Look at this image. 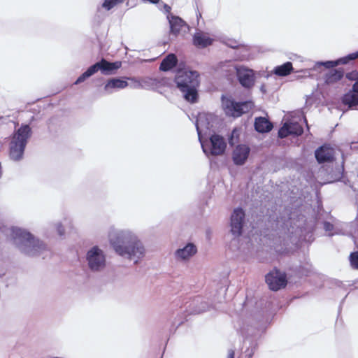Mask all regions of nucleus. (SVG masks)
<instances>
[{"label": "nucleus", "instance_id": "25", "mask_svg": "<svg viewBox=\"0 0 358 358\" xmlns=\"http://www.w3.org/2000/svg\"><path fill=\"white\" fill-rule=\"evenodd\" d=\"M287 125L291 135L301 136L303 133L302 126L296 122L287 123Z\"/></svg>", "mask_w": 358, "mask_h": 358}, {"label": "nucleus", "instance_id": "7", "mask_svg": "<svg viewBox=\"0 0 358 358\" xmlns=\"http://www.w3.org/2000/svg\"><path fill=\"white\" fill-rule=\"evenodd\" d=\"M199 74L195 71H186L180 73L176 77V83L178 88L189 87L194 85H200Z\"/></svg>", "mask_w": 358, "mask_h": 358}, {"label": "nucleus", "instance_id": "9", "mask_svg": "<svg viewBox=\"0 0 358 358\" xmlns=\"http://www.w3.org/2000/svg\"><path fill=\"white\" fill-rule=\"evenodd\" d=\"M90 268L93 271H98L105 265V257L102 251L95 246L92 248L87 255Z\"/></svg>", "mask_w": 358, "mask_h": 358}, {"label": "nucleus", "instance_id": "21", "mask_svg": "<svg viewBox=\"0 0 358 358\" xmlns=\"http://www.w3.org/2000/svg\"><path fill=\"white\" fill-rule=\"evenodd\" d=\"M178 64V59L175 54H169L162 61L159 70L162 71H168L174 68Z\"/></svg>", "mask_w": 358, "mask_h": 358}, {"label": "nucleus", "instance_id": "17", "mask_svg": "<svg viewBox=\"0 0 358 358\" xmlns=\"http://www.w3.org/2000/svg\"><path fill=\"white\" fill-rule=\"evenodd\" d=\"M127 79L128 78H110L107 80L104 86V90L108 93H111L114 89H124L128 86Z\"/></svg>", "mask_w": 358, "mask_h": 358}, {"label": "nucleus", "instance_id": "12", "mask_svg": "<svg viewBox=\"0 0 358 358\" xmlns=\"http://www.w3.org/2000/svg\"><path fill=\"white\" fill-rule=\"evenodd\" d=\"M334 150L329 145L324 144L315 150V155L320 163L330 162L334 159Z\"/></svg>", "mask_w": 358, "mask_h": 358}, {"label": "nucleus", "instance_id": "3", "mask_svg": "<svg viewBox=\"0 0 358 358\" xmlns=\"http://www.w3.org/2000/svg\"><path fill=\"white\" fill-rule=\"evenodd\" d=\"M115 251L120 256H127L129 259L133 258H141L144 255L145 249L142 243L136 239L124 241L117 238V241H111Z\"/></svg>", "mask_w": 358, "mask_h": 358}, {"label": "nucleus", "instance_id": "33", "mask_svg": "<svg viewBox=\"0 0 358 358\" xmlns=\"http://www.w3.org/2000/svg\"><path fill=\"white\" fill-rule=\"evenodd\" d=\"M227 358H234V352L231 350L228 352Z\"/></svg>", "mask_w": 358, "mask_h": 358}, {"label": "nucleus", "instance_id": "20", "mask_svg": "<svg viewBox=\"0 0 358 358\" xmlns=\"http://www.w3.org/2000/svg\"><path fill=\"white\" fill-rule=\"evenodd\" d=\"M273 124L264 117H256L255 128L259 133L269 132L273 129Z\"/></svg>", "mask_w": 358, "mask_h": 358}, {"label": "nucleus", "instance_id": "19", "mask_svg": "<svg viewBox=\"0 0 358 358\" xmlns=\"http://www.w3.org/2000/svg\"><path fill=\"white\" fill-rule=\"evenodd\" d=\"M196 252V247L193 243H188L183 248L177 250L176 252V256L178 259L186 260L194 256Z\"/></svg>", "mask_w": 358, "mask_h": 358}, {"label": "nucleus", "instance_id": "6", "mask_svg": "<svg viewBox=\"0 0 358 358\" xmlns=\"http://www.w3.org/2000/svg\"><path fill=\"white\" fill-rule=\"evenodd\" d=\"M16 237L25 242L26 245L29 248L26 250V253L29 255H35L36 252L44 250V244L39 240H36L29 232L22 229H17L15 232Z\"/></svg>", "mask_w": 358, "mask_h": 358}, {"label": "nucleus", "instance_id": "15", "mask_svg": "<svg viewBox=\"0 0 358 358\" xmlns=\"http://www.w3.org/2000/svg\"><path fill=\"white\" fill-rule=\"evenodd\" d=\"M358 58V51L349 54L348 55L341 57L335 61H327L321 62V65L327 69H334V68L340 64H346L351 60H355Z\"/></svg>", "mask_w": 358, "mask_h": 358}, {"label": "nucleus", "instance_id": "35", "mask_svg": "<svg viewBox=\"0 0 358 358\" xmlns=\"http://www.w3.org/2000/svg\"><path fill=\"white\" fill-rule=\"evenodd\" d=\"M221 100H222V101H224V94H222V96H221Z\"/></svg>", "mask_w": 358, "mask_h": 358}, {"label": "nucleus", "instance_id": "34", "mask_svg": "<svg viewBox=\"0 0 358 358\" xmlns=\"http://www.w3.org/2000/svg\"><path fill=\"white\" fill-rule=\"evenodd\" d=\"M152 3H157L159 2V0H149Z\"/></svg>", "mask_w": 358, "mask_h": 358}, {"label": "nucleus", "instance_id": "14", "mask_svg": "<svg viewBox=\"0 0 358 358\" xmlns=\"http://www.w3.org/2000/svg\"><path fill=\"white\" fill-rule=\"evenodd\" d=\"M345 76L343 68H338L329 70L324 74V83L327 85H333L340 82Z\"/></svg>", "mask_w": 358, "mask_h": 358}, {"label": "nucleus", "instance_id": "36", "mask_svg": "<svg viewBox=\"0 0 358 358\" xmlns=\"http://www.w3.org/2000/svg\"><path fill=\"white\" fill-rule=\"evenodd\" d=\"M248 358H250V357H248Z\"/></svg>", "mask_w": 358, "mask_h": 358}, {"label": "nucleus", "instance_id": "4", "mask_svg": "<svg viewBox=\"0 0 358 358\" xmlns=\"http://www.w3.org/2000/svg\"><path fill=\"white\" fill-rule=\"evenodd\" d=\"M122 66V62L116 61L110 62L105 59H101L99 62L90 66L83 73H82L76 80V84L83 83L87 78L94 75L100 71L104 75L114 73L117 69Z\"/></svg>", "mask_w": 358, "mask_h": 358}, {"label": "nucleus", "instance_id": "2", "mask_svg": "<svg viewBox=\"0 0 358 358\" xmlns=\"http://www.w3.org/2000/svg\"><path fill=\"white\" fill-rule=\"evenodd\" d=\"M31 128L22 124L13 134L9 144V156L14 161L22 159L29 138L31 136Z\"/></svg>", "mask_w": 358, "mask_h": 358}, {"label": "nucleus", "instance_id": "1", "mask_svg": "<svg viewBox=\"0 0 358 358\" xmlns=\"http://www.w3.org/2000/svg\"><path fill=\"white\" fill-rule=\"evenodd\" d=\"M216 120L212 113H199L196 121V127L203 151L210 159V169L215 172L224 166V137L219 134H212L209 140H202L201 133L210 130L213 127V122Z\"/></svg>", "mask_w": 358, "mask_h": 358}, {"label": "nucleus", "instance_id": "30", "mask_svg": "<svg viewBox=\"0 0 358 358\" xmlns=\"http://www.w3.org/2000/svg\"><path fill=\"white\" fill-rule=\"evenodd\" d=\"M345 77L349 80H355L356 82L357 80H358V71H352L351 72L347 73L345 74Z\"/></svg>", "mask_w": 358, "mask_h": 358}, {"label": "nucleus", "instance_id": "22", "mask_svg": "<svg viewBox=\"0 0 358 358\" xmlns=\"http://www.w3.org/2000/svg\"><path fill=\"white\" fill-rule=\"evenodd\" d=\"M171 33L175 36H177L183 27L187 26V24L180 17L177 16L171 17L169 20Z\"/></svg>", "mask_w": 358, "mask_h": 358}, {"label": "nucleus", "instance_id": "32", "mask_svg": "<svg viewBox=\"0 0 358 358\" xmlns=\"http://www.w3.org/2000/svg\"><path fill=\"white\" fill-rule=\"evenodd\" d=\"M352 90L354 92H358V80L352 85Z\"/></svg>", "mask_w": 358, "mask_h": 358}, {"label": "nucleus", "instance_id": "5", "mask_svg": "<svg viewBox=\"0 0 358 358\" xmlns=\"http://www.w3.org/2000/svg\"><path fill=\"white\" fill-rule=\"evenodd\" d=\"M255 107L252 101L236 102L231 99H225V114L234 117H241L243 114L248 113Z\"/></svg>", "mask_w": 358, "mask_h": 358}, {"label": "nucleus", "instance_id": "28", "mask_svg": "<svg viewBox=\"0 0 358 358\" xmlns=\"http://www.w3.org/2000/svg\"><path fill=\"white\" fill-rule=\"evenodd\" d=\"M350 262L353 268L358 269V251L353 252L350 255Z\"/></svg>", "mask_w": 358, "mask_h": 358}, {"label": "nucleus", "instance_id": "24", "mask_svg": "<svg viewBox=\"0 0 358 358\" xmlns=\"http://www.w3.org/2000/svg\"><path fill=\"white\" fill-rule=\"evenodd\" d=\"M343 103L349 107L358 106V92H354L352 90L345 94L343 97Z\"/></svg>", "mask_w": 358, "mask_h": 358}, {"label": "nucleus", "instance_id": "18", "mask_svg": "<svg viewBox=\"0 0 358 358\" xmlns=\"http://www.w3.org/2000/svg\"><path fill=\"white\" fill-rule=\"evenodd\" d=\"M213 39L203 32H196L193 36V44L199 48H204L210 45Z\"/></svg>", "mask_w": 358, "mask_h": 358}, {"label": "nucleus", "instance_id": "16", "mask_svg": "<svg viewBox=\"0 0 358 358\" xmlns=\"http://www.w3.org/2000/svg\"><path fill=\"white\" fill-rule=\"evenodd\" d=\"M199 85L189 87L178 88L183 94L184 99L190 103H195L199 101L198 88Z\"/></svg>", "mask_w": 358, "mask_h": 358}, {"label": "nucleus", "instance_id": "23", "mask_svg": "<svg viewBox=\"0 0 358 358\" xmlns=\"http://www.w3.org/2000/svg\"><path fill=\"white\" fill-rule=\"evenodd\" d=\"M292 71L293 66L290 62H287L282 65L277 66L273 69V73L280 77L287 76Z\"/></svg>", "mask_w": 358, "mask_h": 358}, {"label": "nucleus", "instance_id": "26", "mask_svg": "<svg viewBox=\"0 0 358 358\" xmlns=\"http://www.w3.org/2000/svg\"><path fill=\"white\" fill-rule=\"evenodd\" d=\"M124 0H105L102 4V7L109 10L118 3H122Z\"/></svg>", "mask_w": 358, "mask_h": 358}, {"label": "nucleus", "instance_id": "29", "mask_svg": "<svg viewBox=\"0 0 358 358\" xmlns=\"http://www.w3.org/2000/svg\"><path fill=\"white\" fill-rule=\"evenodd\" d=\"M290 134L287 123H285L278 131V136L281 138H286Z\"/></svg>", "mask_w": 358, "mask_h": 358}, {"label": "nucleus", "instance_id": "8", "mask_svg": "<svg viewBox=\"0 0 358 358\" xmlns=\"http://www.w3.org/2000/svg\"><path fill=\"white\" fill-rule=\"evenodd\" d=\"M266 282L271 290L278 291L286 287L287 280L285 273L274 269L266 275Z\"/></svg>", "mask_w": 358, "mask_h": 358}, {"label": "nucleus", "instance_id": "10", "mask_svg": "<svg viewBox=\"0 0 358 358\" xmlns=\"http://www.w3.org/2000/svg\"><path fill=\"white\" fill-rule=\"evenodd\" d=\"M236 76L240 84L245 87L250 88L255 84V74L252 70L243 66L236 67Z\"/></svg>", "mask_w": 358, "mask_h": 358}, {"label": "nucleus", "instance_id": "27", "mask_svg": "<svg viewBox=\"0 0 358 358\" xmlns=\"http://www.w3.org/2000/svg\"><path fill=\"white\" fill-rule=\"evenodd\" d=\"M239 136H240V129H238L236 128L234 129L230 137L229 138V143L231 145H234L235 143L238 142Z\"/></svg>", "mask_w": 358, "mask_h": 358}, {"label": "nucleus", "instance_id": "11", "mask_svg": "<svg viewBox=\"0 0 358 358\" xmlns=\"http://www.w3.org/2000/svg\"><path fill=\"white\" fill-rule=\"evenodd\" d=\"M244 218L245 213L242 208H236L234 210L231 217V231L233 234L236 236L241 235Z\"/></svg>", "mask_w": 358, "mask_h": 358}, {"label": "nucleus", "instance_id": "13", "mask_svg": "<svg viewBox=\"0 0 358 358\" xmlns=\"http://www.w3.org/2000/svg\"><path fill=\"white\" fill-rule=\"evenodd\" d=\"M250 152V148L246 145H238L233 151V161L236 165H243L248 158Z\"/></svg>", "mask_w": 358, "mask_h": 358}, {"label": "nucleus", "instance_id": "31", "mask_svg": "<svg viewBox=\"0 0 358 358\" xmlns=\"http://www.w3.org/2000/svg\"><path fill=\"white\" fill-rule=\"evenodd\" d=\"M225 45L231 48H238L241 46V44L237 41L231 39L225 41Z\"/></svg>", "mask_w": 358, "mask_h": 358}]
</instances>
